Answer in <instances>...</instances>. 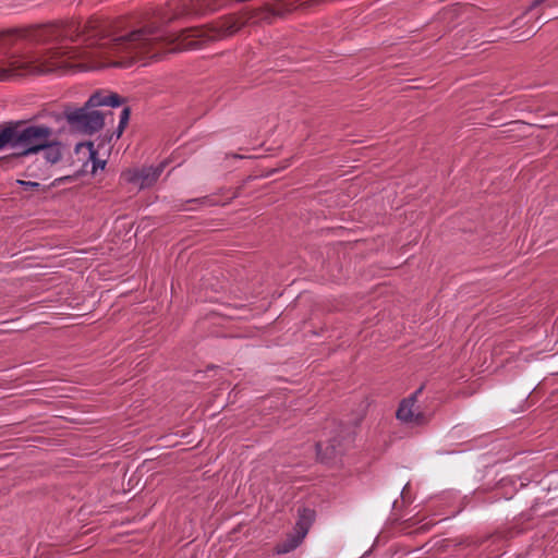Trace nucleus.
I'll return each instance as SVG.
<instances>
[{
  "label": "nucleus",
  "mask_w": 558,
  "mask_h": 558,
  "mask_svg": "<svg viewBox=\"0 0 558 558\" xmlns=\"http://www.w3.org/2000/svg\"><path fill=\"white\" fill-rule=\"evenodd\" d=\"M46 390V387H37V399H36V402H37V405L39 404H48V402L41 398V391Z\"/></svg>",
  "instance_id": "dca6fc26"
},
{
  "label": "nucleus",
  "mask_w": 558,
  "mask_h": 558,
  "mask_svg": "<svg viewBox=\"0 0 558 558\" xmlns=\"http://www.w3.org/2000/svg\"><path fill=\"white\" fill-rule=\"evenodd\" d=\"M205 198H195V199H191L190 202H203Z\"/></svg>",
  "instance_id": "412c9836"
},
{
  "label": "nucleus",
  "mask_w": 558,
  "mask_h": 558,
  "mask_svg": "<svg viewBox=\"0 0 558 558\" xmlns=\"http://www.w3.org/2000/svg\"><path fill=\"white\" fill-rule=\"evenodd\" d=\"M131 116V108L124 107L120 114V122L117 129V136L120 137L126 128Z\"/></svg>",
  "instance_id": "4468645a"
},
{
  "label": "nucleus",
  "mask_w": 558,
  "mask_h": 558,
  "mask_svg": "<svg viewBox=\"0 0 558 558\" xmlns=\"http://www.w3.org/2000/svg\"><path fill=\"white\" fill-rule=\"evenodd\" d=\"M339 442L336 439L329 440L326 445L322 441L316 442L317 459L322 463H330L339 453Z\"/></svg>",
  "instance_id": "1a4fd4ad"
},
{
  "label": "nucleus",
  "mask_w": 558,
  "mask_h": 558,
  "mask_svg": "<svg viewBox=\"0 0 558 558\" xmlns=\"http://www.w3.org/2000/svg\"><path fill=\"white\" fill-rule=\"evenodd\" d=\"M304 537H301L300 534L293 531L292 533L287 534L284 539L277 543L274 550L278 555L288 554L299 547Z\"/></svg>",
  "instance_id": "9d476101"
},
{
  "label": "nucleus",
  "mask_w": 558,
  "mask_h": 558,
  "mask_svg": "<svg viewBox=\"0 0 558 558\" xmlns=\"http://www.w3.org/2000/svg\"><path fill=\"white\" fill-rule=\"evenodd\" d=\"M61 157L62 144L58 140H52L49 143H39V155H37V159L41 158L47 165H54Z\"/></svg>",
  "instance_id": "0eeeda50"
},
{
  "label": "nucleus",
  "mask_w": 558,
  "mask_h": 558,
  "mask_svg": "<svg viewBox=\"0 0 558 558\" xmlns=\"http://www.w3.org/2000/svg\"><path fill=\"white\" fill-rule=\"evenodd\" d=\"M126 99L119 94L98 89L94 92L82 107L65 105L61 114H51L57 122L64 119L71 132L94 135L105 126V114L95 108L101 106L119 107Z\"/></svg>",
  "instance_id": "f03ea898"
},
{
  "label": "nucleus",
  "mask_w": 558,
  "mask_h": 558,
  "mask_svg": "<svg viewBox=\"0 0 558 558\" xmlns=\"http://www.w3.org/2000/svg\"><path fill=\"white\" fill-rule=\"evenodd\" d=\"M424 387V385H421L412 395L401 400L396 412V417L403 424L425 426L429 423L432 415L425 413L421 407L416 404Z\"/></svg>",
  "instance_id": "20e7f679"
},
{
  "label": "nucleus",
  "mask_w": 558,
  "mask_h": 558,
  "mask_svg": "<svg viewBox=\"0 0 558 558\" xmlns=\"http://www.w3.org/2000/svg\"><path fill=\"white\" fill-rule=\"evenodd\" d=\"M52 134L51 128L45 124H37V155H39V143L51 142L48 137Z\"/></svg>",
  "instance_id": "ddd939ff"
},
{
  "label": "nucleus",
  "mask_w": 558,
  "mask_h": 558,
  "mask_svg": "<svg viewBox=\"0 0 558 558\" xmlns=\"http://www.w3.org/2000/svg\"><path fill=\"white\" fill-rule=\"evenodd\" d=\"M546 0H533L531 7H530V10L536 8L537 5L542 4L543 2H545Z\"/></svg>",
  "instance_id": "f3484780"
},
{
  "label": "nucleus",
  "mask_w": 558,
  "mask_h": 558,
  "mask_svg": "<svg viewBox=\"0 0 558 558\" xmlns=\"http://www.w3.org/2000/svg\"><path fill=\"white\" fill-rule=\"evenodd\" d=\"M32 29H15L8 31L0 35V43L4 45L15 44L17 40L31 39L32 38Z\"/></svg>",
  "instance_id": "9b49d317"
},
{
  "label": "nucleus",
  "mask_w": 558,
  "mask_h": 558,
  "mask_svg": "<svg viewBox=\"0 0 558 558\" xmlns=\"http://www.w3.org/2000/svg\"><path fill=\"white\" fill-rule=\"evenodd\" d=\"M36 441H37V446H38V445L46 444L47 439L45 437L37 436Z\"/></svg>",
  "instance_id": "6ab92c4d"
},
{
  "label": "nucleus",
  "mask_w": 558,
  "mask_h": 558,
  "mask_svg": "<svg viewBox=\"0 0 558 558\" xmlns=\"http://www.w3.org/2000/svg\"><path fill=\"white\" fill-rule=\"evenodd\" d=\"M7 147L16 156L35 153V125L23 121L7 124L0 131V151Z\"/></svg>",
  "instance_id": "7ed1b4c3"
},
{
  "label": "nucleus",
  "mask_w": 558,
  "mask_h": 558,
  "mask_svg": "<svg viewBox=\"0 0 558 558\" xmlns=\"http://www.w3.org/2000/svg\"><path fill=\"white\" fill-rule=\"evenodd\" d=\"M163 170L162 166L145 167L140 170L129 171L126 180L130 183L138 185L140 189L150 187L160 177Z\"/></svg>",
  "instance_id": "39448f33"
},
{
  "label": "nucleus",
  "mask_w": 558,
  "mask_h": 558,
  "mask_svg": "<svg viewBox=\"0 0 558 558\" xmlns=\"http://www.w3.org/2000/svg\"><path fill=\"white\" fill-rule=\"evenodd\" d=\"M44 283H43V280H39L37 279V291L39 289H43L44 288ZM48 301H51V299L49 298H46V296H41L40 293L37 292V301H36V304H37V312L39 310H44V308H47L48 306L47 305H44V303L48 302Z\"/></svg>",
  "instance_id": "2eb2a0df"
},
{
  "label": "nucleus",
  "mask_w": 558,
  "mask_h": 558,
  "mask_svg": "<svg viewBox=\"0 0 558 558\" xmlns=\"http://www.w3.org/2000/svg\"><path fill=\"white\" fill-rule=\"evenodd\" d=\"M303 0H172L154 10L135 27L120 32L99 17L37 25V75L61 69V57L72 54L69 41L82 39L102 54L117 56L109 65L128 68L136 61L160 60L166 53L198 49L235 34L246 24L270 23Z\"/></svg>",
  "instance_id": "f257e3e1"
},
{
  "label": "nucleus",
  "mask_w": 558,
  "mask_h": 558,
  "mask_svg": "<svg viewBox=\"0 0 558 558\" xmlns=\"http://www.w3.org/2000/svg\"><path fill=\"white\" fill-rule=\"evenodd\" d=\"M316 518V512L314 509L307 507H300L298 509V520L295 526L293 529L294 532L301 535V537L306 536L312 524L314 523Z\"/></svg>",
  "instance_id": "6e6552de"
},
{
  "label": "nucleus",
  "mask_w": 558,
  "mask_h": 558,
  "mask_svg": "<svg viewBox=\"0 0 558 558\" xmlns=\"http://www.w3.org/2000/svg\"><path fill=\"white\" fill-rule=\"evenodd\" d=\"M46 113H47V111L44 109V110H41V111L37 112L36 118H37V119H39V118H44V117L46 116Z\"/></svg>",
  "instance_id": "aec40b11"
},
{
  "label": "nucleus",
  "mask_w": 558,
  "mask_h": 558,
  "mask_svg": "<svg viewBox=\"0 0 558 558\" xmlns=\"http://www.w3.org/2000/svg\"><path fill=\"white\" fill-rule=\"evenodd\" d=\"M19 183L27 187H35V182L19 181Z\"/></svg>",
  "instance_id": "a211bd4d"
},
{
  "label": "nucleus",
  "mask_w": 558,
  "mask_h": 558,
  "mask_svg": "<svg viewBox=\"0 0 558 558\" xmlns=\"http://www.w3.org/2000/svg\"><path fill=\"white\" fill-rule=\"evenodd\" d=\"M85 149L88 154V159L93 161V171L97 169V167H100L101 169L105 168L106 161L99 160L97 158L98 151L94 147L93 142H86V143H78L75 146V153L78 154L81 150Z\"/></svg>",
  "instance_id": "f8f14e48"
},
{
  "label": "nucleus",
  "mask_w": 558,
  "mask_h": 558,
  "mask_svg": "<svg viewBox=\"0 0 558 558\" xmlns=\"http://www.w3.org/2000/svg\"><path fill=\"white\" fill-rule=\"evenodd\" d=\"M34 71L33 62L23 58L12 59L8 65L0 64V81H7L14 76H24Z\"/></svg>",
  "instance_id": "423d86ee"
},
{
  "label": "nucleus",
  "mask_w": 558,
  "mask_h": 558,
  "mask_svg": "<svg viewBox=\"0 0 558 558\" xmlns=\"http://www.w3.org/2000/svg\"><path fill=\"white\" fill-rule=\"evenodd\" d=\"M37 324H46L45 320L37 322Z\"/></svg>",
  "instance_id": "4be33fe9"
}]
</instances>
